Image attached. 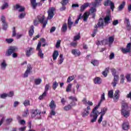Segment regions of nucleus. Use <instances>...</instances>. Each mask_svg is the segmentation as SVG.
I'll use <instances>...</instances> for the list:
<instances>
[{"label":"nucleus","mask_w":131,"mask_h":131,"mask_svg":"<svg viewBox=\"0 0 131 131\" xmlns=\"http://www.w3.org/2000/svg\"><path fill=\"white\" fill-rule=\"evenodd\" d=\"M71 46L72 47H74V48H75V47H76L77 46V42H71L70 43Z\"/></svg>","instance_id":"obj_63"},{"label":"nucleus","mask_w":131,"mask_h":131,"mask_svg":"<svg viewBox=\"0 0 131 131\" xmlns=\"http://www.w3.org/2000/svg\"><path fill=\"white\" fill-rule=\"evenodd\" d=\"M105 93H103L101 96V99L98 103V104L93 108L91 114H90V116L91 117H93V118L91 120V122L94 123L97 121V118H98V114L99 113V112L97 111L98 108L100 106L102 102H103V101H105Z\"/></svg>","instance_id":"obj_1"},{"label":"nucleus","mask_w":131,"mask_h":131,"mask_svg":"<svg viewBox=\"0 0 131 131\" xmlns=\"http://www.w3.org/2000/svg\"><path fill=\"white\" fill-rule=\"evenodd\" d=\"M126 79H127V81L129 82L131 81V75L130 74H127L126 76Z\"/></svg>","instance_id":"obj_56"},{"label":"nucleus","mask_w":131,"mask_h":131,"mask_svg":"<svg viewBox=\"0 0 131 131\" xmlns=\"http://www.w3.org/2000/svg\"><path fill=\"white\" fill-rule=\"evenodd\" d=\"M63 61H64V58H63V54H60L59 55V64H62Z\"/></svg>","instance_id":"obj_40"},{"label":"nucleus","mask_w":131,"mask_h":131,"mask_svg":"<svg viewBox=\"0 0 131 131\" xmlns=\"http://www.w3.org/2000/svg\"><path fill=\"white\" fill-rule=\"evenodd\" d=\"M97 32H98V29H97V28L95 29L92 34V37H95V36H96V33H97Z\"/></svg>","instance_id":"obj_57"},{"label":"nucleus","mask_w":131,"mask_h":131,"mask_svg":"<svg viewBox=\"0 0 131 131\" xmlns=\"http://www.w3.org/2000/svg\"><path fill=\"white\" fill-rule=\"evenodd\" d=\"M107 110H108L107 107H103V108L101 109V112L99 113H98V115L101 114V115H102V116H104V114H106V112H107Z\"/></svg>","instance_id":"obj_31"},{"label":"nucleus","mask_w":131,"mask_h":131,"mask_svg":"<svg viewBox=\"0 0 131 131\" xmlns=\"http://www.w3.org/2000/svg\"><path fill=\"white\" fill-rule=\"evenodd\" d=\"M71 89H72V84L69 83L66 88L67 93H69L70 92H71Z\"/></svg>","instance_id":"obj_35"},{"label":"nucleus","mask_w":131,"mask_h":131,"mask_svg":"<svg viewBox=\"0 0 131 131\" xmlns=\"http://www.w3.org/2000/svg\"><path fill=\"white\" fill-rule=\"evenodd\" d=\"M7 97H8V94L6 93H3L0 95V98L1 99H6Z\"/></svg>","instance_id":"obj_54"},{"label":"nucleus","mask_w":131,"mask_h":131,"mask_svg":"<svg viewBox=\"0 0 131 131\" xmlns=\"http://www.w3.org/2000/svg\"><path fill=\"white\" fill-rule=\"evenodd\" d=\"M109 72V68H106L104 71L102 72V75L106 77L108 75V72Z\"/></svg>","instance_id":"obj_36"},{"label":"nucleus","mask_w":131,"mask_h":131,"mask_svg":"<svg viewBox=\"0 0 131 131\" xmlns=\"http://www.w3.org/2000/svg\"><path fill=\"white\" fill-rule=\"evenodd\" d=\"M120 91L119 90H116L114 95V102H118V100H119V97H120Z\"/></svg>","instance_id":"obj_12"},{"label":"nucleus","mask_w":131,"mask_h":131,"mask_svg":"<svg viewBox=\"0 0 131 131\" xmlns=\"http://www.w3.org/2000/svg\"><path fill=\"white\" fill-rule=\"evenodd\" d=\"M14 10H18L19 12H24L25 10V8L17 4L15 6H14Z\"/></svg>","instance_id":"obj_21"},{"label":"nucleus","mask_w":131,"mask_h":131,"mask_svg":"<svg viewBox=\"0 0 131 131\" xmlns=\"http://www.w3.org/2000/svg\"><path fill=\"white\" fill-rule=\"evenodd\" d=\"M2 27H3V30H7V29H8V23H5L4 24H3Z\"/></svg>","instance_id":"obj_48"},{"label":"nucleus","mask_w":131,"mask_h":131,"mask_svg":"<svg viewBox=\"0 0 131 131\" xmlns=\"http://www.w3.org/2000/svg\"><path fill=\"white\" fill-rule=\"evenodd\" d=\"M119 23L118 20L116 19L114 20L113 22V25H114V26H116V25H117Z\"/></svg>","instance_id":"obj_62"},{"label":"nucleus","mask_w":131,"mask_h":131,"mask_svg":"<svg viewBox=\"0 0 131 131\" xmlns=\"http://www.w3.org/2000/svg\"><path fill=\"white\" fill-rule=\"evenodd\" d=\"M124 7H125V2L123 1L122 3L120 5V6L118 7V10L119 12H120L124 9Z\"/></svg>","instance_id":"obj_26"},{"label":"nucleus","mask_w":131,"mask_h":131,"mask_svg":"<svg viewBox=\"0 0 131 131\" xmlns=\"http://www.w3.org/2000/svg\"><path fill=\"white\" fill-rule=\"evenodd\" d=\"M30 2L33 10H35L37 6H38L39 7H40V6H41L42 5L41 3H36V0H30Z\"/></svg>","instance_id":"obj_13"},{"label":"nucleus","mask_w":131,"mask_h":131,"mask_svg":"<svg viewBox=\"0 0 131 131\" xmlns=\"http://www.w3.org/2000/svg\"><path fill=\"white\" fill-rule=\"evenodd\" d=\"M105 41L106 45H108L110 47V46L113 43V41H114V37L111 36L108 39H105Z\"/></svg>","instance_id":"obj_17"},{"label":"nucleus","mask_w":131,"mask_h":131,"mask_svg":"<svg viewBox=\"0 0 131 131\" xmlns=\"http://www.w3.org/2000/svg\"><path fill=\"white\" fill-rule=\"evenodd\" d=\"M18 51V48L15 46H10L6 52L5 56L6 57H10L12 55V58H17L18 54L16 52Z\"/></svg>","instance_id":"obj_3"},{"label":"nucleus","mask_w":131,"mask_h":131,"mask_svg":"<svg viewBox=\"0 0 131 131\" xmlns=\"http://www.w3.org/2000/svg\"><path fill=\"white\" fill-rule=\"evenodd\" d=\"M7 62H6V60H3V62L1 64V68L2 70H6V68H7Z\"/></svg>","instance_id":"obj_27"},{"label":"nucleus","mask_w":131,"mask_h":131,"mask_svg":"<svg viewBox=\"0 0 131 131\" xmlns=\"http://www.w3.org/2000/svg\"><path fill=\"white\" fill-rule=\"evenodd\" d=\"M40 48H41V42H39L38 43V45L37 46V48L36 49V51H38H38L41 50L40 49Z\"/></svg>","instance_id":"obj_50"},{"label":"nucleus","mask_w":131,"mask_h":131,"mask_svg":"<svg viewBox=\"0 0 131 131\" xmlns=\"http://www.w3.org/2000/svg\"><path fill=\"white\" fill-rule=\"evenodd\" d=\"M94 82L95 84H101L102 83V80L100 77H96L94 79Z\"/></svg>","instance_id":"obj_24"},{"label":"nucleus","mask_w":131,"mask_h":131,"mask_svg":"<svg viewBox=\"0 0 131 131\" xmlns=\"http://www.w3.org/2000/svg\"><path fill=\"white\" fill-rule=\"evenodd\" d=\"M29 115V112L28 110H26L24 112V114H23V117H27Z\"/></svg>","instance_id":"obj_47"},{"label":"nucleus","mask_w":131,"mask_h":131,"mask_svg":"<svg viewBox=\"0 0 131 131\" xmlns=\"http://www.w3.org/2000/svg\"><path fill=\"white\" fill-rule=\"evenodd\" d=\"M112 2L111 0H106V1L104 2V5L105 7H107L108 6H110L111 3Z\"/></svg>","instance_id":"obj_45"},{"label":"nucleus","mask_w":131,"mask_h":131,"mask_svg":"<svg viewBox=\"0 0 131 131\" xmlns=\"http://www.w3.org/2000/svg\"><path fill=\"white\" fill-rule=\"evenodd\" d=\"M69 100H72L73 102H77V98L76 97H74V96H70L69 97Z\"/></svg>","instance_id":"obj_42"},{"label":"nucleus","mask_w":131,"mask_h":131,"mask_svg":"<svg viewBox=\"0 0 131 131\" xmlns=\"http://www.w3.org/2000/svg\"><path fill=\"white\" fill-rule=\"evenodd\" d=\"M1 20L3 24H4L5 23H7V21H6V16H5V15L1 16Z\"/></svg>","instance_id":"obj_46"},{"label":"nucleus","mask_w":131,"mask_h":131,"mask_svg":"<svg viewBox=\"0 0 131 131\" xmlns=\"http://www.w3.org/2000/svg\"><path fill=\"white\" fill-rule=\"evenodd\" d=\"M8 7H9V4H8V3H5L2 6V10H5V9H6V8H8Z\"/></svg>","instance_id":"obj_59"},{"label":"nucleus","mask_w":131,"mask_h":131,"mask_svg":"<svg viewBox=\"0 0 131 131\" xmlns=\"http://www.w3.org/2000/svg\"><path fill=\"white\" fill-rule=\"evenodd\" d=\"M23 105H24L25 107H27V106H28V105H30V102L29 100H25V101L23 102Z\"/></svg>","instance_id":"obj_53"},{"label":"nucleus","mask_w":131,"mask_h":131,"mask_svg":"<svg viewBox=\"0 0 131 131\" xmlns=\"http://www.w3.org/2000/svg\"><path fill=\"white\" fill-rule=\"evenodd\" d=\"M5 41L7 43H12L14 41V39L13 38H6Z\"/></svg>","instance_id":"obj_49"},{"label":"nucleus","mask_w":131,"mask_h":131,"mask_svg":"<svg viewBox=\"0 0 131 131\" xmlns=\"http://www.w3.org/2000/svg\"><path fill=\"white\" fill-rule=\"evenodd\" d=\"M49 90H50V84H47L45 85L44 92L38 98L39 100H43L46 98V97H47V94H48V91H49Z\"/></svg>","instance_id":"obj_8"},{"label":"nucleus","mask_w":131,"mask_h":131,"mask_svg":"<svg viewBox=\"0 0 131 131\" xmlns=\"http://www.w3.org/2000/svg\"><path fill=\"white\" fill-rule=\"evenodd\" d=\"M43 54L42 53V50H39L38 52V56L40 57L41 59H43Z\"/></svg>","instance_id":"obj_43"},{"label":"nucleus","mask_w":131,"mask_h":131,"mask_svg":"<svg viewBox=\"0 0 131 131\" xmlns=\"http://www.w3.org/2000/svg\"><path fill=\"white\" fill-rule=\"evenodd\" d=\"M49 107L51 109L49 117L52 118V116H55L56 115V108H57V105H56L55 101L52 100L51 101L49 104Z\"/></svg>","instance_id":"obj_4"},{"label":"nucleus","mask_w":131,"mask_h":131,"mask_svg":"<svg viewBox=\"0 0 131 131\" xmlns=\"http://www.w3.org/2000/svg\"><path fill=\"white\" fill-rule=\"evenodd\" d=\"M72 53L75 56H80V52L76 49L72 50Z\"/></svg>","instance_id":"obj_30"},{"label":"nucleus","mask_w":131,"mask_h":131,"mask_svg":"<svg viewBox=\"0 0 131 131\" xmlns=\"http://www.w3.org/2000/svg\"><path fill=\"white\" fill-rule=\"evenodd\" d=\"M121 113L122 115L124 116V117H125V118H127L130 115L129 111L128 110V104H127V103L125 102L124 100H122L121 101Z\"/></svg>","instance_id":"obj_2"},{"label":"nucleus","mask_w":131,"mask_h":131,"mask_svg":"<svg viewBox=\"0 0 131 131\" xmlns=\"http://www.w3.org/2000/svg\"><path fill=\"white\" fill-rule=\"evenodd\" d=\"M90 110H91V107L88 106L84 110V112L82 114V117H85V116H88L89 114H90Z\"/></svg>","instance_id":"obj_19"},{"label":"nucleus","mask_w":131,"mask_h":131,"mask_svg":"<svg viewBox=\"0 0 131 131\" xmlns=\"http://www.w3.org/2000/svg\"><path fill=\"white\" fill-rule=\"evenodd\" d=\"M91 64L94 66H98V65H99V61L96 59H93L91 61Z\"/></svg>","instance_id":"obj_37"},{"label":"nucleus","mask_w":131,"mask_h":131,"mask_svg":"<svg viewBox=\"0 0 131 131\" xmlns=\"http://www.w3.org/2000/svg\"><path fill=\"white\" fill-rule=\"evenodd\" d=\"M103 0H95V2L94 3L92 4V6L93 7H97L98 6H100L101 5V2H102Z\"/></svg>","instance_id":"obj_32"},{"label":"nucleus","mask_w":131,"mask_h":131,"mask_svg":"<svg viewBox=\"0 0 131 131\" xmlns=\"http://www.w3.org/2000/svg\"><path fill=\"white\" fill-rule=\"evenodd\" d=\"M63 109L65 111H69V110H71V109H72V107L71 106V105L69 104L64 106Z\"/></svg>","instance_id":"obj_39"},{"label":"nucleus","mask_w":131,"mask_h":131,"mask_svg":"<svg viewBox=\"0 0 131 131\" xmlns=\"http://www.w3.org/2000/svg\"><path fill=\"white\" fill-rule=\"evenodd\" d=\"M68 27H67V24L64 23L62 25L61 31L62 32H66L67 31Z\"/></svg>","instance_id":"obj_29"},{"label":"nucleus","mask_w":131,"mask_h":131,"mask_svg":"<svg viewBox=\"0 0 131 131\" xmlns=\"http://www.w3.org/2000/svg\"><path fill=\"white\" fill-rule=\"evenodd\" d=\"M89 6H90V3H84L83 5H82L80 7V12H83V11H84V10H85V9H86V8H88V7H89Z\"/></svg>","instance_id":"obj_23"},{"label":"nucleus","mask_w":131,"mask_h":131,"mask_svg":"<svg viewBox=\"0 0 131 131\" xmlns=\"http://www.w3.org/2000/svg\"><path fill=\"white\" fill-rule=\"evenodd\" d=\"M122 128L124 130H127L129 128V123L125 122L123 123Z\"/></svg>","instance_id":"obj_22"},{"label":"nucleus","mask_w":131,"mask_h":131,"mask_svg":"<svg viewBox=\"0 0 131 131\" xmlns=\"http://www.w3.org/2000/svg\"><path fill=\"white\" fill-rule=\"evenodd\" d=\"M58 85H59V84L56 81H55L53 84V86H52L53 90L55 91V90L57 89Z\"/></svg>","instance_id":"obj_44"},{"label":"nucleus","mask_w":131,"mask_h":131,"mask_svg":"<svg viewBox=\"0 0 131 131\" xmlns=\"http://www.w3.org/2000/svg\"><path fill=\"white\" fill-rule=\"evenodd\" d=\"M69 0H62L61 2L62 6H66L67 4H68V2Z\"/></svg>","instance_id":"obj_55"},{"label":"nucleus","mask_w":131,"mask_h":131,"mask_svg":"<svg viewBox=\"0 0 131 131\" xmlns=\"http://www.w3.org/2000/svg\"><path fill=\"white\" fill-rule=\"evenodd\" d=\"M34 34V26H31L30 27V29L29 30V35L30 37H32Z\"/></svg>","instance_id":"obj_25"},{"label":"nucleus","mask_w":131,"mask_h":131,"mask_svg":"<svg viewBox=\"0 0 131 131\" xmlns=\"http://www.w3.org/2000/svg\"><path fill=\"white\" fill-rule=\"evenodd\" d=\"M121 83H124V75H121Z\"/></svg>","instance_id":"obj_61"},{"label":"nucleus","mask_w":131,"mask_h":131,"mask_svg":"<svg viewBox=\"0 0 131 131\" xmlns=\"http://www.w3.org/2000/svg\"><path fill=\"white\" fill-rule=\"evenodd\" d=\"M89 16H90V12H85L83 14V16H82V14H80L79 15L78 17V18L75 21V24H78V22L81 18H83V21L84 22H86L88 21V19L89 18Z\"/></svg>","instance_id":"obj_7"},{"label":"nucleus","mask_w":131,"mask_h":131,"mask_svg":"<svg viewBox=\"0 0 131 131\" xmlns=\"http://www.w3.org/2000/svg\"><path fill=\"white\" fill-rule=\"evenodd\" d=\"M95 28H98V27H104V20L102 19V18H100L99 20L98 23H97V25H95Z\"/></svg>","instance_id":"obj_15"},{"label":"nucleus","mask_w":131,"mask_h":131,"mask_svg":"<svg viewBox=\"0 0 131 131\" xmlns=\"http://www.w3.org/2000/svg\"><path fill=\"white\" fill-rule=\"evenodd\" d=\"M34 53V49L32 47L28 48V49L26 51V56L29 57Z\"/></svg>","instance_id":"obj_11"},{"label":"nucleus","mask_w":131,"mask_h":131,"mask_svg":"<svg viewBox=\"0 0 131 131\" xmlns=\"http://www.w3.org/2000/svg\"><path fill=\"white\" fill-rule=\"evenodd\" d=\"M58 56H59V52H58V51H54L52 55V57L54 61H55V60H57V58L58 57Z\"/></svg>","instance_id":"obj_28"},{"label":"nucleus","mask_w":131,"mask_h":131,"mask_svg":"<svg viewBox=\"0 0 131 131\" xmlns=\"http://www.w3.org/2000/svg\"><path fill=\"white\" fill-rule=\"evenodd\" d=\"M108 96L109 98H111V99L113 98V90L108 91Z\"/></svg>","instance_id":"obj_52"},{"label":"nucleus","mask_w":131,"mask_h":131,"mask_svg":"<svg viewBox=\"0 0 131 131\" xmlns=\"http://www.w3.org/2000/svg\"><path fill=\"white\" fill-rule=\"evenodd\" d=\"M125 23H126V27L127 28V30L128 31L131 30V25L130 23L129 22V19L127 18H125Z\"/></svg>","instance_id":"obj_18"},{"label":"nucleus","mask_w":131,"mask_h":131,"mask_svg":"<svg viewBox=\"0 0 131 131\" xmlns=\"http://www.w3.org/2000/svg\"><path fill=\"white\" fill-rule=\"evenodd\" d=\"M31 70H32V67H31V64H28L27 66V70L26 71L24 75V77H28V75L29 74V73H30Z\"/></svg>","instance_id":"obj_14"},{"label":"nucleus","mask_w":131,"mask_h":131,"mask_svg":"<svg viewBox=\"0 0 131 131\" xmlns=\"http://www.w3.org/2000/svg\"><path fill=\"white\" fill-rule=\"evenodd\" d=\"M55 10L56 9L54 7H51L49 9L48 11V16L47 17L48 20H51V19H53V17L55 15L54 14V12H55Z\"/></svg>","instance_id":"obj_9"},{"label":"nucleus","mask_w":131,"mask_h":131,"mask_svg":"<svg viewBox=\"0 0 131 131\" xmlns=\"http://www.w3.org/2000/svg\"><path fill=\"white\" fill-rule=\"evenodd\" d=\"M97 11V10H96V8H94V7H92L90 9V13H91V14H92V17L93 18H95V13L96 11Z\"/></svg>","instance_id":"obj_38"},{"label":"nucleus","mask_w":131,"mask_h":131,"mask_svg":"<svg viewBox=\"0 0 131 131\" xmlns=\"http://www.w3.org/2000/svg\"><path fill=\"white\" fill-rule=\"evenodd\" d=\"M111 71L113 76L116 75V70L115 69H112Z\"/></svg>","instance_id":"obj_64"},{"label":"nucleus","mask_w":131,"mask_h":131,"mask_svg":"<svg viewBox=\"0 0 131 131\" xmlns=\"http://www.w3.org/2000/svg\"><path fill=\"white\" fill-rule=\"evenodd\" d=\"M32 118L41 119V112L38 110H33L31 112Z\"/></svg>","instance_id":"obj_6"},{"label":"nucleus","mask_w":131,"mask_h":131,"mask_svg":"<svg viewBox=\"0 0 131 131\" xmlns=\"http://www.w3.org/2000/svg\"><path fill=\"white\" fill-rule=\"evenodd\" d=\"M37 18L39 23L42 25V28H46V26L48 24V19H46L45 15L41 14L38 15Z\"/></svg>","instance_id":"obj_5"},{"label":"nucleus","mask_w":131,"mask_h":131,"mask_svg":"<svg viewBox=\"0 0 131 131\" xmlns=\"http://www.w3.org/2000/svg\"><path fill=\"white\" fill-rule=\"evenodd\" d=\"M114 80L112 82V84H113V86H114V88H115L117 84V82H118V81L119 80V77L118 75H115L114 76Z\"/></svg>","instance_id":"obj_16"},{"label":"nucleus","mask_w":131,"mask_h":131,"mask_svg":"<svg viewBox=\"0 0 131 131\" xmlns=\"http://www.w3.org/2000/svg\"><path fill=\"white\" fill-rule=\"evenodd\" d=\"M6 121V124H10V123H11V122L13 121V119L12 118L7 119Z\"/></svg>","instance_id":"obj_60"},{"label":"nucleus","mask_w":131,"mask_h":131,"mask_svg":"<svg viewBox=\"0 0 131 131\" xmlns=\"http://www.w3.org/2000/svg\"><path fill=\"white\" fill-rule=\"evenodd\" d=\"M110 6V9H111L112 11L113 12V11H114V9H115V5H114V3L112 2Z\"/></svg>","instance_id":"obj_51"},{"label":"nucleus","mask_w":131,"mask_h":131,"mask_svg":"<svg viewBox=\"0 0 131 131\" xmlns=\"http://www.w3.org/2000/svg\"><path fill=\"white\" fill-rule=\"evenodd\" d=\"M72 25H73V21L71 20V17L69 16L68 19V27L69 28V30H71Z\"/></svg>","instance_id":"obj_20"},{"label":"nucleus","mask_w":131,"mask_h":131,"mask_svg":"<svg viewBox=\"0 0 131 131\" xmlns=\"http://www.w3.org/2000/svg\"><path fill=\"white\" fill-rule=\"evenodd\" d=\"M26 15V14H25V13H21L18 16V18H19V19H23V18H25Z\"/></svg>","instance_id":"obj_58"},{"label":"nucleus","mask_w":131,"mask_h":131,"mask_svg":"<svg viewBox=\"0 0 131 131\" xmlns=\"http://www.w3.org/2000/svg\"><path fill=\"white\" fill-rule=\"evenodd\" d=\"M41 81H42V80H41V78L35 79L34 83L36 85H38L40 84V83H41Z\"/></svg>","instance_id":"obj_33"},{"label":"nucleus","mask_w":131,"mask_h":131,"mask_svg":"<svg viewBox=\"0 0 131 131\" xmlns=\"http://www.w3.org/2000/svg\"><path fill=\"white\" fill-rule=\"evenodd\" d=\"M121 51L123 54H127V53H130L131 51V43H128L126 48H122Z\"/></svg>","instance_id":"obj_10"},{"label":"nucleus","mask_w":131,"mask_h":131,"mask_svg":"<svg viewBox=\"0 0 131 131\" xmlns=\"http://www.w3.org/2000/svg\"><path fill=\"white\" fill-rule=\"evenodd\" d=\"M104 20L105 24H108V23H109V21H110V16H109L108 15L105 16V17H104Z\"/></svg>","instance_id":"obj_41"},{"label":"nucleus","mask_w":131,"mask_h":131,"mask_svg":"<svg viewBox=\"0 0 131 131\" xmlns=\"http://www.w3.org/2000/svg\"><path fill=\"white\" fill-rule=\"evenodd\" d=\"M80 39V33H78V34L73 38V41H76L77 40H79Z\"/></svg>","instance_id":"obj_34"}]
</instances>
